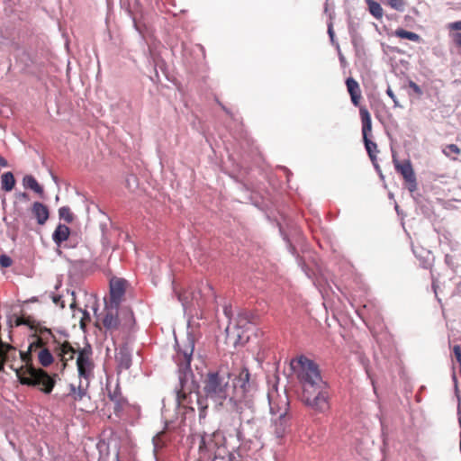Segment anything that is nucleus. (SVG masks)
Wrapping results in <instances>:
<instances>
[{"label": "nucleus", "instance_id": "f257e3e1", "mask_svg": "<svg viewBox=\"0 0 461 461\" xmlns=\"http://www.w3.org/2000/svg\"><path fill=\"white\" fill-rule=\"evenodd\" d=\"M249 369L243 367L230 384V374L218 370L209 372L204 379L203 390L207 397L222 404L229 398L232 411L241 415L246 408H251L250 391L252 384L249 382Z\"/></svg>", "mask_w": 461, "mask_h": 461}, {"label": "nucleus", "instance_id": "f03ea898", "mask_svg": "<svg viewBox=\"0 0 461 461\" xmlns=\"http://www.w3.org/2000/svg\"><path fill=\"white\" fill-rule=\"evenodd\" d=\"M291 366L302 384L303 390L307 389L309 385H321L325 383L321 378L318 365L304 356L293 359Z\"/></svg>", "mask_w": 461, "mask_h": 461}, {"label": "nucleus", "instance_id": "7ed1b4c3", "mask_svg": "<svg viewBox=\"0 0 461 461\" xmlns=\"http://www.w3.org/2000/svg\"><path fill=\"white\" fill-rule=\"evenodd\" d=\"M225 441V437L220 430H216L212 434H204L201 438L199 450L200 452L213 454L214 461H235V455L227 451Z\"/></svg>", "mask_w": 461, "mask_h": 461}, {"label": "nucleus", "instance_id": "20e7f679", "mask_svg": "<svg viewBox=\"0 0 461 461\" xmlns=\"http://www.w3.org/2000/svg\"><path fill=\"white\" fill-rule=\"evenodd\" d=\"M302 401L315 411H327L330 409V393L327 384L309 385L307 389L303 390Z\"/></svg>", "mask_w": 461, "mask_h": 461}, {"label": "nucleus", "instance_id": "39448f33", "mask_svg": "<svg viewBox=\"0 0 461 461\" xmlns=\"http://www.w3.org/2000/svg\"><path fill=\"white\" fill-rule=\"evenodd\" d=\"M10 326H21L26 325L30 328V330L35 331L41 339L45 342V344L50 348L52 344L53 347L58 345L59 341L57 340L55 335L52 333L51 330L46 327L41 326L39 322H37L31 316H17L13 315L10 319Z\"/></svg>", "mask_w": 461, "mask_h": 461}, {"label": "nucleus", "instance_id": "423d86ee", "mask_svg": "<svg viewBox=\"0 0 461 461\" xmlns=\"http://www.w3.org/2000/svg\"><path fill=\"white\" fill-rule=\"evenodd\" d=\"M393 163L397 173H399L406 185L407 189L413 193L417 190L418 184L412 164L410 159L400 161L393 155Z\"/></svg>", "mask_w": 461, "mask_h": 461}, {"label": "nucleus", "instance_id": "0eeeda50", "mask_svg": "<svg viewBox=\"0 0 461 461\" xmlns=\"http://www.w3.org/2000/svg\"><path fill=\"white\" fill-rule=\"evenodd\" d=\"M118 310L119 306H114L105 302L104 310L98 320L102 323L103 327L110 332L117 330L120 326Z\"/></svg>", "mask_w": 461, "mask_h": 461}, {"label": "nucleus", "instance_id": "6e6552de", "mask_svg": "<svg viewBox=\"0 0 461 461\" xmlns=\"http://www.w3.org/2000/svg\"><path fill=\"white\" fill-rule=\"evenodd\" d=\"M127 281L113 277L110 280V299L107 303L119 306L126 291Z\"/></svg>", "mask_w": 461, "mask_h": 461}, {"label": "nucleus", "instance_id": "1a4fd4ad", "mask_svg": "<svg viewBox=\"0 0 461 461\" xmlns=\"http://www.w3.org/2000/svg\"><path fill=\"white\" fill-rule=\"evenodd\" d=\"M91 354V349L86 348H81L78 351L77 366L80 376L87 377L92 371L93 363Z\"/></svg>", "mask_w": 461, "mask_h": 461}, {"label": "nucleus", "instance_id": "9d476101", "mask_svg": "<svg viewBox=\"0 0 461 461\" xmlns=\"http://www.w3.org/2000/svg\"><path fill=\"white\" fill-rule=\"evenodd\" d=\"M52 350L63 363V366H66L67 362L74 358V356L77 352L68 341L58 343V345L52 347Z\"/></svg>", "mask_w": 461, "mask_h": 461}, {"label": "nucleus", "instance_id": "9b49d317", "mask_svg": "<svg viewBox=\"0 0 461 461\" xmlns=\"http://www.w3.org/2000/svg\"><path fill=\"white\" fill-rule=\"evenodd\" d=\"M32 213L39 225H44L50 217L49 208L40 202L32 204Z\"/></svg>", "mask_w": 461, "mask_h": 461}, {"label": "nucleus", "instance_id": "f8f14e48", "mask_svg": "<svg viewBox=\"0 0 461 461\" xmlns=\"http://www.w3.org/2000/svg\"><path fill=\"white\" fill-rule=\"evenodd\" d=\"M273 432L277 438H282L286 433L288 428V417L286 411L280 413L273 421Z\"/></svg>", "mask_w": 461, "mask_h": 461}, {"label": "nucleus", "instance_id": "ddd939ff", "mask_svg": "<svg viewBox=\"0 0 461 461\" xmlns=\"http://www.w3.org/2000/svg\"><path fill=\"white\" fill-rule=\"evenodd\" d=\"M346 86L350 95L352 104L355 106H358L360 99L362 98L359 84L353 77H348L346 80Z\"/></svg>", "mask_w": 461, "mask_h": 461}, {"label": "nucleus", "instance_id": "4468645a", "mask_svg": "<svg viewBox=\"0 0 461 461\" xmlns=\"http://www.w3.org/2000/svg\"><path fill=\"white\" fill-rule=\"evenodd\" d=\"M359 114L362 122L363 139L369 138L372 133V119L370 113L365 106L359 108Z\"/></svg>", "mask_w": 461, "mask_h": 461}, {"label": "nucleus", "instance_id": "2eb2a0df", "mask_svg": "<svg viewBox=\"0 0 461 461\" xmlns=\"http://www.w3.org/2000/svg\"><path fill=\"white\" fill-rule=\"evenodd\" d=\"M116 362L121 369H128L131 365V355L126 346L121 347L115 355Z\"/></svg>", "mask_w": 461, "mask_h": 461}, {"label": "nucleus", "instance_id": "dca6fc26", "mask_svg": "<svg viewBox=\"0 0 461 461\" xmlns=\"http://www.w3.org/2000/svg\"><path fill=\"white\" fill-rule=\"evenodd\" d=\"M69 235V228L65 224L59 223L52 234V240L58 246H60L62 242L68 239Z\"/></svg>", "mask_w": 461, "mask_h": 461}, {"label": "nucleus", "instance_id": "f3484780", "mask_svg": "<svg viewBox=\"0 0 461 461\" xmlns=\"http://www.w3.org/2000/svg\"><path fill=\"white\" fill-rule=\"evenodd\" d=\"M23 184L25 188L32 189L41 197H43L44 190L43 187L38 183L34 176L32 175H26L23 179Z\"/></svg>", "mask_w": 461, "mask_h": 461}, {"label": "nucleus", "instance_id": "a211bd4d", "mask_svg": "<svg viewBox=\"0 0 461 461\" xmlns=\"http://www.w3.org/2000/svg\"><path fill=\"white\" fill-rule=\"evenodd\" d=\"M37 357L40 365L44 367L50 366L54 361V357L50 348H43L37 351Z\"/></svg>", "mask_w": 461, "mask_h": 461}, {"label": "nucleus", "instance_id": "6ab92c4d", "mask_svg": "<svg viewBox=\"0 0 461 461\" xmlns=\"http://www.w3.org/2000/svg\"><path fill=\"white\" fill-rule=\"evenodd\" d=\"M43 348L49 347L45 344L43 339H41V337L34 331V333L30 336V345L27 352H31L32 356L33 352H37Z\"/></svg>", "mask_w": 461, "mask_h": 461}, {"label": "nucleus", "instance_id": "aec40b11", "mask_svg": "<svg viewBox=\"0 0 461 461\" xmlns=\"http://www.w3.org/2000/svg\"><path fill=\"white\" fill-rule=\"evenodd\" d=\"M258 322V315L250 311H243L238 315V324L240 327H245L248 323Z\"/></svg>", "mask_w": 461, "mask_h": 461}, {"label": "nucleus", "instance_id": "412c9836", "mask_svg": "<svg viewBox=\"0 0 461 461\" xmlns=\"http://www.w3.org/2000/svg\"><path fill=\"white\" fill-rule=\"evenodd\" d=\"M15 185V179L11 172H5L1 176V187L6 192H10L14 189Z\"/></svg>", "mask_w": 461, "mask_h": 461}, {"label": "nucleus", "instance_id": "4be33fe9", "mask_svg": "<svg viewBox=\"0 0 461 461\" xmlns=\"http://www.w3.org/2000/svg\"><path fill=\"white\" fill-rule=\"evenodd\" d=\"M394 35L398 38L407 39V40L414 41V42H420L421 40V38L419 34L412 32L406 31L402 28H398L397 30H395Z\"/></svg>", "mask_w": 461, "mask_h": 461}, {"label": "nucleus", "instance_id": "5701e85b", "mask_svg": "<svg viewBox=\"0 0 461 461\" xmlns=\"http://www.w3.org/2000/svg\"><path fill=\"white\" fill-rule=\"evenodd\" d=\"M194 351V345L192 344L190 348L183 352H179L177 355V361L179 365L185 366V367H189L192 355Z\"/></svg>", "mask_w": 461, "mask_h": 461}, {"label": "nucleus", "instance_id": "b1692460", "mask_svg": "<svg viewBox=\"0 0 461 461\" xmlns=\"http://www.w3.org/2000/svg\"><path fill=\"white\" fill-rule=\"evenodd\" d=\"M363 140L370 159L375 161L376 159V153L378 152L376 143L370 140L369 138L363 139Z\"/></svg>", "mask_w": 461, "mask_h": 461}, {"label": "nucleus", "instance_id": "393cba45", "mask_svg": "<svg viewBox=\"0 0 461 461\" xmlns=\"http://www.w3.org/2000/svg\"><path fill=\"white\" fill-rule=\"evenodd\" d=\"M366 4L368 5L370 14L374 17L380 19L383 16V8L379 3L374 0H366Z\"/></svg>", "mask_w": 461, "mask_h": 461}, {"label": "nucleus", "instance_id": "a878e982", "mask_svg": "<svg viewBox=\"0 0 461 461\" xmlns=\"http://www.w3.org/2000/svg\"><path fill=\"white\" fill-rule=\"evenodd\" d=\"M59 216L68 223L74 221V214L68 206H62L59 209Z\"/></svg>", "mask_w": 461, "mask_h": 461}, {"label": "nucleus", "instance_id": "bb28decb", "mask_svg": "<svg viewBox=\"0 0 461 461\" xmlns=\"http://www.w3.org/2000/svg\"><path fill=\"white\" fill-rule=\"evenodd\" d=\"M86 394V390L84 388H82L81 386H78L77 388L73 384L70 385L69 395L73 398L74 401H81L85 397Z\"/></svg>", "mask_w": 461, "mask_h": 461}, {"label": "nucleus", "instance_id": "cd10ccee", "mask_svg": "<svg viewBox=\"0 0 461 461\" xmlns=\"http://www.w3.org/2000/svg\"><path fill=\"white\" fill-rule=\"evenodd\" d=\"M386 5L396 11H403L406 5L404 0H386Z\"/></svg>", "mask_w": 461, "mask_h": 461}, {"label": "nucleus", "instance_id": "c85d7f7f", "mask_svg": "<svg viewBox=\"0 0 461 461\" xmlns=\"http://www.w3.org/2000/svg\"><path fill=\"white\" fill-rule=\"evenodd\" d=\"M443 153L447 156V157H451L452 154H455V155H459L461 153V150L460 149L458 148L457 145L456 144H448L447 145L444 149H443Z\"/></svg>", "mask_w": 461, "mask_h": 461}, {"label": "nucleus", "instance_id": "c756f323", "mask_svg": "<svg viewBox=\"0 0 461 461\" xmlns=\"http://www.w3.org/2000/svg\"><path fill=\"white\" fill-rule=\"evenodd\" d=\"M165 432H159L153 438V445L155 450L160 449L165 446L164 438Z\"/></svg>", "mask_w": 461, "mask_h": 461}, {"label": "nucleus", "instance_id": "7c9ffc66", "mask_svg": "<svg viewBox=\"0 0 461 461\" xmlns=\"http://www.w3.org/2000/svg\"><path fill=\"white\" fill-rule=\"evenodd\" d=\"M124 314H125V316H124L123 325H125L127 327H131L134 323L133 312H131V310L128 309V310H125Z\"/></svg>", "mask_w": 461, "mask_h": 461}, {"label": "nucleus", "instance_id": "2f4dec72", "mask_svg": "<svg viewBox=\"0 0 461 461\" xmlns=\"http://www.w3.org/2000/svg\"><path fill=\"white\" fill-rule=\"evenodd\" d=\"M13 260L6 255L0 256V266L2 267H9L12 266Z\"/></svg>", "mask_w": 461, "mask_h": 461}, {"label": "nucleus", "instance_id": "473e14b6", "mask_svg": "<svg viewBox=\"0 0 461 461\" xmlns=\"http://www.w3.org/2000/svg\"><path fill=\"white\" fill-rule=\"evenodd\" d=\"M447 28L448 31L456 32V31H461V21L453 22L447 24Z\"/></svg>", "mask_w": 461, "mask_h": 461}, {"label": "nucleus", "instance_id": "72a5a7b5", "mask_svg": "<svg viewBox=\"0 0 461 461\" xmlns=\"http://www.w3.org/2000/svg\"><path fill=\"white\" fill-rule=\"evenodd\" d=\"M453 352H454L456 361L460 365V374H461V347L459 345L454 346Z\"/></svg>", "mask_w": 461, "mask_h": 461}, {"label": "nucleus", "instance_id": "f704fd0d", "mask_svg": "<svg viewBox=\"0 0 461 461\" xmlns=\"http://www.w3.org/2000/svg\"><path fill=\"white\" fill-rule=\"evenodd\" d=\"M409 87L411 88L413 92L419 96H420L423 94L420 86L411 80L409 81Z\"/></svg>", "mask_w": 461, "mask_h": 461}, {"label": "nucleus", "instance_id": "c9c22d12", "mask_svg": "<svg viewBox=\"0 0 461 461\" xmlns=\"http://www.w3.org/2000/svg\"><path fill=\"white\" fill-rule=\"evenodd\" d=\"M450 37L452 38L455 45L458 48H461V32L450 33Z\"/></svg>", "mask_w": 461, "mask_h": 461}, {"label": "nucleus", "instance_id": "e433bc0d", "mask_svg": "<svg viewBox=\"0 0 461 461\" xmlns=\"http://www.w3.org/2000/svg\"><path fill=\"white\" fill-rule=\"evenodd\" d=\"M386 94L392 98V100L393 101L394 103V105L395 106H398L399 104H398V101L396 99V96L394 95V93L393 92V90L391 89V87H388L387 90H386Z\"/></svg>", "mask_w": 461, "mask_h": 461}, {"label": "nucleus", "instance_id": "4c0bfd02", "mask_svg": "<svg viewBox=\"0 0 461 461\" xmlns=\"http://www.w3.org/2000/svg\"><path fill=\"white\" fill-rule=\"evenodd\" d=\"M53 302H54V303H56V304L60 303V307H61V308H64V307H65V306H64V303H63V301H62V299H61V296H57V295H56V296H53Z\"/></svg>", "mask_w": 461, "mask_h": 461}, {"label": "nucleus", "instance_id": "58836bf2", "mask_svg": "<svg viewBox=\"0 0 461 461\" xmlns=\"http://www.w3.org/2000/svg\"><path fill=\"white\" fill-rule=\"evenodd\" d=\"M206 409H207V406H203L200 408V413H199V416L200 418H204L205 415H206Z\"/></svg>", "mask_w": 461, "mask_h": 461}, {"label": "nucleus", "instance_id": "ea45409f", "mask_svg": "<svg viewBox=\"0 0 461 461\" xmlns=\"http://www.w3.org/2000/svg\"><path fill=\"white\" fill-rule=\"evenodd\" d=\"M7 165V160L4 157L0 156V167H5Z\"/></svg>", "mask_w": 461, "mask_h": 461}, {"label": "nucleus", "instance_id": "a19ab883", "mask_svg": "<svg viewBox=\"0 0 461 461\" xmlns=\"http://www.w3.org/2000/svg\"><path fill=\"white\" fill-rule=\"evenodd\" d=\"M6 365L5 359L0 356V372L4 371V366Z\"/></svg>", "mask_w": 461, "mask_h": 461}, {"label": "nucleus", "instance_id": "79ce46f5", "mask_svg": "<svg viewBox=\"0 0 461 461\" xmlns=\"http://www.w3.org/2000/svg\"><path fill=\"white\" fill-rule=\"evenodd\" d=\"M328 32H329L330 38H333L334 32H333L331 26L329 27Z\"/></svg>", "mask_w": 461, "mask_h": 461}, {"label": "nucleus", "instance_id": "37998d69", "mask_svg": "<svg viewBox=\"0 0 461 461\" xmlns=\"http://www.w3.org/2000/svg\"><path fill=\"white\" fill-rule=\"evenodd\" d=\"M120 404L118 403L117 406L114 408V412L117 414L119 409H120Z\"/></svg>", "mask_w": 461, "mask_h": 461}, {"label": "nucleus", "instance_id": "c03bdc74", "mask_svg": "<svg viewBox=\"0 0 461 461\" xmlns=\"http://www.w3.org/2000/svg\"><path fill=\"white\" fill-rule=\"evenodd\" d=\"M206 286L210 291H212V288L209 285H206ZM212 294H213V292H212Z\"/></svg>", "mask_w": 461, "mask_h": 461}, {"label": "nucleus", "instance_id": "a18cd8bd", "mask_svg": "<svg viewBox=\"0 0 461 461\" xmlns=\"http://www.w3.org/2000/svg\"><path fill=\"white\" fill-rule=\"evenodd\" d=\"M22 196H23V198H25V197L27 196V194H26L25 193H23V194H22Z\"/></svg>", "mask_w": 461, "mask_h": 461}, {"label": "nucleus", "instance_id": "49530a36", "mask_svg": "<svg viewBox=\"0 0 461 461\" xmlns=\"http://www.w3.org/2000/svg\"><path fill=\"white\" fill-rule=\"evenodd\" d=\"M85 315L89 319V314L87 313V312H85Z\"/></svg>", "mask_w": 461, "mask_h": 461}, {"label": "nucleus", "instance_id": "de8ad7c7", "mask_svg": "<svg viewBox=\"0 0 461 461\" xmlns=\"http://www.w3.org/2000/svg\"><path fill=\"white\" fill-rule=\"evenodd\" d=\"M224 312H225V314H228L227 308L224 309Z\"/></svg>", "mask_w": 461, "mask_h": 461}]
</instances>
